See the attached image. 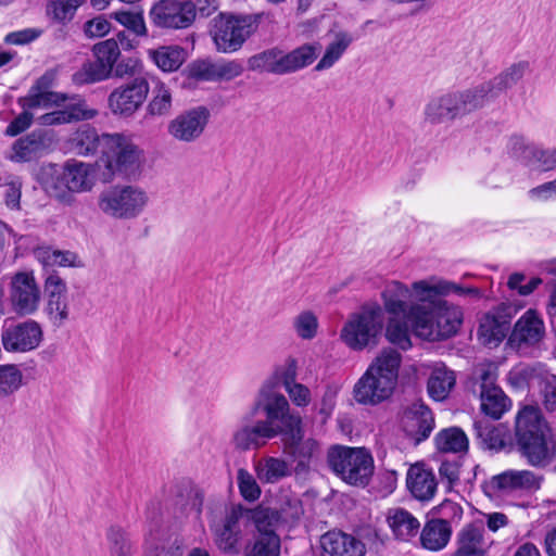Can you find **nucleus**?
<instances>
[{
  "label": "nucleus",
  "instance_id": "nucleus-1",
  "mask_svg": "<svg viewBox=\"0 0 556 556\" xmlns=\"http://www.w3.org/2000/svg\"><path fill=\"white\" fill-rule=\"evenodd\" d=\"M417 303L412 304L407 320L415 334L428 341H441L455 336L463 323L460 307L448 303L444 295L454 293L460 298L478 301L483 291L476 287L439 279L419 280L412 285Z\"/></svg>",
  "mask_w": 556,
  "mask_h": 556
},
{
  "label": "nucleus",
  "instance_id": "nucleus-2",
  "mask_svg": "<svg viewBox=\"0 0 556 556\" xmlns=\"http://www.w3.org/2000/svg\"><path fill=\"white\" fill-rule=\"evenodd\" d=\"M70 143L78 155L100 152L103 181L110 182L115 176L132 178L140 170L142 150L123 134L99 135L96 128L85 125L73 134Z\"/></svg>",
  "mask_w": 556,
  "mask_h": 556
},
{
  "label": "nucleus",
  "instance_id": "nucleus-3",
  "mask_svg": "<svg viewBox=\"0 0 556 556\" xmlns=\"http://www.w3.org/2000/svg\"><path fill=\"white\" fill-rule=\"evenodd\" d=\"M402 355L392 349L383 350L368 366L353 388L355 401L378 405L389 399L396 386Z\"/></svg>",
  "mask_w": 556,
  "mask_h": 556
},
{
  "label": "nucleus",
  "instance_id": "nucleus-4",
  "mask_svg": "<svg viewBox=\"0 0 556 556\" xmlns=\"http://www.w3.org/2000/svg\"><path fill=\"white\" fill-rule=\"evenodd\" d=\"M43 190L60 203L72 205L74 193L90 191L94 186V166L89 163L67 160L62 166L49 165L40 175Z\"/></svg>",
  "mask_w": 556,
  "mask_h": 556
},
{
  "label": "nucleus",
  "instance_id": "nucleus-5",
  "mask_svg": "<svg viewBox=\"0 0 556 556\" xmlns=\"http://www.w3.org/2000/svg\"><path fill=\"white\" fill-rule=\"evenodd\" d=\"M255 409L266 416L265 420H261L262 424L277 429V435H281L286 448H295L300 445L303 439L302 419L299 414L290 410L289 402L283 394L270 387L262 388L255 402Z\"/></svg>",
  "mask_w": 556,
  "mask_h": 556
},
{
  "label": "nucleus",
  "instance_id": "nucleus-6",
  "mask_svg": "<svg viewBox=\"0 0 556 556\" xmlns=\"http://www.w3.org/2000/svg\"><path fill=\"white\" fill-rule=\"evenodd\" d=\"M514 434L520 452H556V431L536 405L519 407L514 420Z\"/></svg>",
  "mask_w": 556,
  "mask_h": 556
},
{
  "label": "nucleus",
  "instance_id": "nucleus-7",
  "mask_svg": "<svg viewBox=\"0 0 556 556\" xmlns=\"http://www.w3.org/2000/svg\"><path fill=\"white\" fill-rule=\"evenodd\" d=\"M318 50V43H305L287 53L277 47L266 49L248 59V68L279 76L295 73L311 65Z\"/></svg>",
  "mask_w": 556,
  "mask_h": 556
},
{
  "label": "nucleus",
  "instance_id": "nucleus-8",
  "mask_svg": "<svg viewBox=\"0 0 556 556\" xmlns=\"http://www.w3.org/2000/svg\"><path fill=\"white\" fill-rule=\"evenodd\" d=\"M263 14L219 13L213 18L212 39L217 51L232 53L258 29Z\"/></svg>",
  "mask_w": 556,
  "mask_h": 556
},
{
  "label": "nucleus",
  "instance_id": "nucleus-9",
  "mask_svg": "<svg viewBox=\"0 0 556 556\" xmlns=\"http://www.w3.org/2000/svg\"><path fill=\"white\" fill-rule=\"evenodd\" d=\"M383 309L378 303L364 304L341 330V338L354 351L374 346L383 328Z\"/></svg>",
  "mask_w": 556,
  "mask_h": 556
},
{
  "label": "nucleus",
  "instance_id": "nucleus-10",
  "mask_svg": "<svg viewBox=\"0 0 556 556\" xmlns=\"http://www.w3.org/2000/svg\"><path fill=\"white\" fill-rule=\"evenodd\" d=\"M475 86L454 90L430 99L424 110L425 122L430 125L466 116L482 109Z\"/></svg>",
  "mask_w": 556,
  "mask_h": 556
},
{
  "label": "nucleus",
  "instance_id": "nucleus-11",
  "mask_svg": "<svg viewBox=\"0 0 556 556\" xmlns=\"http://www.w3.org/2000/svg\"><path fill=\"white\" fill-rule=\"evenodd\" d=\"M149 197L138 186H113L103 190L98 198L102 213L117 219H131L139 216L147 206Z\"/></svg>",
  "mask_w": 556,
  "mask_h": 556
},
{
  "label": "nucleus",
  "instance_id": "nucleus-12",
  "mask_svg": "<svg viewBox=\"0 0 556 556\" xmlns=\"http://www.w3.org/2000/svg\"><path fill=\"white\" fill-rule=\"evenodd\" d=\"M93 60L86 61L76 71L72 80L75 85H88L112 77L113 68L121 56V50L115 39H106L92 48Z\"/></svg>",
  "mask_w": 556,
  "mask_h": 556
},
{
  "label": "nucleus",
  "instance_id": "nucleus-13",
  "mask_svg": "<svg viewBox=\"0 0 556 556\" xmlns=\"http://www.w3.org/2000/svg\"><path fill=\"white\" fill-rule=\"evenodd\" d=\"M245 518V509L241 505L226 507L219 515H212L210 529L216 546L228 554H238L241 541L240 521Z\"/></svg>",
  "mask_w": 556,
  "mask_h": 556
},
{
  "label": "nucleus",
  "instance_id": "nucleus-14",
  "mask_svg": "<svg viewBox=\"0 0 556 556\" xmlns=\"http://www.w3.org/2000/svg\"><path fill=\"white\" fill-rule=\"evenodd\" d=\"M197 8L192 1L160 0L149 12L151 23L159 28L181 29L195 20Z\"/></svg>",
  "mask_w": 556,
  "mask_h": 556
},
{
  "label": "nucleus",
  "instance_id": "nucleus-15",
  "mask_svg": "<svg viewBox=\"0 0 556 556\" xmlns=\"http://www.w3.org/2000/svg\"><path fill=\"white\" fill-rule=\"evenodd\" d=\"M210 116L203 105L185 110L168 122L167 134L178 142L193 143L204 134Z\"/></svg>",
  "mask_w": 556,
  "mask_h": 556
},
{
  "label": "nucleus",
  "instance_id": "nucleus-16",
  "mask_svg": "<svg viewBox=\"0 0 556 556\" xmlns=\"http://www.w3.org/2000/svg\"><path fill=\"white\" fill-rule=\"evenodd\" d=\"M328 463L342 480L353 485L367 484L375 468L371 454H329Z\"/></svg>",
  "mask_w": 556,
  "mask_h": 556
},
{
  "label": "nucleus",
  "instance_id": "nucleus-17",
  "mask_svg": "<svg viewBox=\"0 0 556 556\" xmlns=\"http://www.w3.org/2000/svg\"><path fill=\"white\" fill-rule=\"evenodd\" d=\"M539 480L529 470H506L492 476L481 488L491 500L502 498L520 490L538 489Z\"/></svg>",
  "mask_w": 556,
  "mask_h": 556
},
{
  "label": "nucleus",
  "instance_id": "nucleus-18",
  "mask_svg": "<svg viewBox=\"0 0 556 556\" xmlns=\"http://www.w3.org/2000/svg\"><path fill=\"white\" fill-rule=\"evenodd\" d=\"M497 375L495 370L482 368L478 374L480 384V409L481 412L498 420L511 408V400L496 384Z\"/></svg>",
  "mask_w": 556,
  "mask_h": 556
},
{
  "label": "nucleus",
  "instance_id": "nucleus-19",
  "mask_svg": "<svg viewBox=\"0 0 556 556\" xmlns=\"http://www.w3.org/2000/svg\"><path fill=\"white\" fill-rule=\"evenodd\" d=\"M149 93V83L143 77H135L130 83L115 88L109 96L111 112L121 117H129L143 104Z\"/></svg>",
  "mask_w": 556,
  "mask_h": 556
},
{
  "label": "nucleus",
  "instance_id": "nucleus-20",
  "mask_svg": "<svg viewBox=\"0 0 556 556\" xmlns=\"http://www.w3.org/2000/svg\"><path fill=\"white\" fill-rule=\"evenodd\" d=\"M40 289L33 273H16L10 285V303L12 311L20 316L34 314L39 306Z\"/></svg>",
  "mask_w": 556,
  "mask_h": 556
},
{
  "label": "nucleus",
  "instance_id": "nucleus-21",
  "mask_svg": "<svg viewBox=\"0 0 556 556\" xmlns=\"http://www.w3.org/2000/svg\"><path fill=\"white\" fill-rule=\"evenodd\" d=\"M288 508L280 510L258 506L254 509H245V518L252 520L256 530L257 536L278 535L277 531L285 523L295 521L300 518L301 506L298 502L288 503Z\"/></svg>",
  "mask_w": 556,
  "mask_h": 556
},
{
  "label": "nucleus",
  "instance_id": "nucleus-22",
  "mask_svg": "<svg viewBox=\"0 0 556 556\" xmlns=\"http://www.w3.org/2000/svg\"><path fill=\"white\" fill-rule=\"evenodd\" d=\"M518 308L511 303H501L482 318L478 334L484 345L497 346L507 336L511 319Z\"/></svg>",
  "mask_w": 556,
  "mask_h": 556
},
{
  "label": "nucleus",
  "instance_id": "nucleus-23",
  "mask_svg": "<svg viewBox=\"0 0 556 556\" xmlns=\"http://www.w3.org/2000/svg\"><path fill=\"white\" fill-rule=\"evenodd\" d=\"M401 424L408 445L416 447L429 438L434 427V419L430 408L421 401H417L403 410Z\"/></svg>",
  "mask_w": 556,
  "mask_h": 556
},
{
  "label": "nucleus",
  "instance_id": "nucleus-24",
  "mask_svg": "<svg viewBox=\"0 0 556 556\" xmlns=\"http://www.w3.org/2000/svg\"><path fill=\"white\" fill-rule=\"evenodd\" d=\"M42 339V330L35 320L4 323L1 329V342L7 352H28L35 350Z\"/></svg>",
  "mask_w": 556,
  "mask_h": 556
},
{
  "label": "nucleus",
  "instance_id": "nucleus-25",
  "mask_svg": "<svg viewBox=\"0 0 556 556\" xmlns=\"http://www.w3.org/2000/svg\"><path fill=\"white\" fill-rule=\"evenodd\" d=\"M529 68L530 64L528 61H519L504 68L492 79L475 85L482 106L489 101L496 99L500 93L516 86L529 72Z\"/></svg>",
  "mask_w": 556,
  "mask_h": 556
},
{
  "label": "nucleus",
  "instance_id": "nucleus-26",
  "mask_svg": "<svg viewBox=\"0 0 556 556\" xmlns=\"http://www.w3.org/2000/svg\"><path fill=\"white\" fill-rule=\"evenodd\" d=\"M146 544L147 556H182V545L177 538H173L169 529L155 513L148 517Z\"/></svg>",
  "mask_w": 556,
  "mask_h": 556
},
{
  "label": "nucleus",
  "instance_id": "nucleus-27",
  "mask_svg": "<svg viewBox=\"0 0 556 556\" xmlns=\"http://www.w3.org/2000/svg\"><path fill=\"white\" fill-rule=\"evenodd\" d=\"M473 435L481 450L501 451L513 446L510 430L504 425H492L489 421L476 420Z\"/></svg>",
  "mask_w": 556,
  "mask_h": 556
},
{
  "label": "nucleus",
  "instance_id": "nucleus-28",
  "mask_svg": "<svg viewBox=\"0 0 556 556\" xmlns=\"http://www.w3.org/2000/svg\"><path fill=\"white\" fill-rule=\"evenodd\" d=\"M320 546L329 556H365L366 546L358 538L340 530H331L320 538Z\"/></svg>",
  "mask_w": 556,
  "mask_h": 556
},
{
  "label": "nucleus",
  "instance_id": "nucleus-29",
  "mask_svg": "<svg viewBox=\"0 0 556 556\" xmlns=\"http://www.w3.org/2000/svg\"><path fill=\"white\" fill-rule=\"evenodd\" d=\"M51 143L47 132L35 129L24 137L18 138L12 144L10 160L16 163H27L40 157Z\"/></svg>",
  "mask_w": 556,
  "mask_h": 556
},
{
  "label": "nucleus",
  "instance_id": "nucleus-30",
  "mask_svg": "<svg viewBox=\"0 0 556 556\" xmlns=\"http://www.w3.org/2000/svg\"><path fill=\"white\" fill-rule=\"evenodd\" d=\"M406 485L413 497L420 502L431 501L438 490V481L433 471L421 463L409 467Z\"/></svg>",
  "mask_w": 556,
  "mask_h": 556
},
{
  "label": "nucleus",
  "instance_id": "nucleus-31",
  "mask_svg": "<svg viewBox=\"0 0 556 556\" xmlns=\"http://www.w3.org/2000/svg\"><path fill=\"white\" fill-rule=\"evenodd\" d=\"M488 548L482 526L469 523L457 534L455 556H485Z\"/></svg>",
  "mask_w": 556,
  "mask_h": 556
},
{
  "label": "nucleus",
  "instance_id": "nucleus-32",
  "mask_svg": "<svg viewBox=\"0 0 556 556\" xmlns=\"http://www.w3.org/2000/svg\"><path fill=\"white\" fill-rule=\"evenodd\" d=\"M275 437H277L276 428L257 421L254 426H245L238 430L233 434V442L240 450H258Z\"/></svg>",
  "mask_w": 556,
  "mask_h": 556
},
{
  "label": "nucleus",
  "instance_id": "nucleus-33",
  "mask_svg": "<svg viewBox=\"0 0 556 556\" xmlns=\"http://www.w3.org/2000/svg\"><path fill=\"white\" fill-rule=\"evenodd\" d=\"M452 527L445 519H430L420 531V545L431 552L443 549L451 540Z\"/></svg>",
  "mask_w": 556,
  "mask_h": 556
},
{
  "label": "nucleus",
  "instance_id": "nucleus-34",
  "mask_svg": "<svg viewBox=\"0 0 556 556\" xmlns=\"http://www.w3.org/2000/svg\"><path fill=\"white\" fill-rule=\"evenodd\" d=\"M387 523L393 535L402 541H409L417 535L420 529L419 520L410 511L402 507L388 509Z\"/></svg>",
  "mask_w": 556,
  "mask_h": 556
},
{
  "label": "nucleus",
  "instance_id": "nucleus-35",
  "mask_svg": "<svg viewBox=\"0 0 556 556\" xmlns=\"http://www.w3.org/2000/svg\"><path fill=\"white\" fill-rule=\"evenodd\" d=\"M383 306L388 314L397 317L403 315L407 319V313L410 307L408 300L410 290L400 281L389 282L381 293Z\"/></svg>",
  "mask_w": 556,
  "mask_h": 556
},
{
  "label": "nucleus",
  "instance_id": "nucleus-36",
  "mask_svg": "<svg viewBox=\"0 0 556 556\" xmlns=\"http://www.w3.org/2000/svg\"><path fill=\"white\" fill-rule=\"evenodd\" d=\"M513 333L519 342L534 344L544 334L543 320L535 311L529 309L518 319Z\"/></svg>",
  "mask_w": 556,
  "mask_h": 556
},
{
  "label": "nucleus",
  "instance_id": "nucleus-37",
  "mask_svg": "<svg viewBox=\"0 0 556 556\" xmlns=\"http://www.w3.org/2000/svg\"><path fill=\"white\" fill-rule=\"evenodd\" d=\"M149 58L163 72H175L186 61L187 51L179 46H162L148 51Z\"/></svg>",
  "mask_w": 556,
  "mask_h": 556
},
{
  "label": "nucleus",
  "instance_id": "nucleus-38",
  "mask_svg": "<svg viewBox=\"0 0 556 556\" xmlns=\"http://www.w3.org/2000/svg\"><path fill=\"white\" fill-rule=\"evenodd\" d=\"M437 452L458 453L468 452L469 440L460 427H448L440 430L434 437Z\"/></svg>",
  "mask_w": 556,
  "mask_h": 556
},
{
  "label": "nucleus",
  "instance_id": "nucleus-39",
  "mask_svg": "<svg viewBox=\"0 0 556 556\" xmlns=\"http://www.w3.org/2000/svg\"><path fill=\"white\" fill-rule=\"evenodd\" d=\"M257 478L265 483H275L291 473L289 464L278 457H263L255 463Z\"/></svg>",
  "mask_w": 556,
  "mask_h": 556
},
{
  "label": "nucleus",
  "instance_id": "nucleus-40",
  "mask_svg": "<svg viewBox=\"0 0 556 556\" xmlns=\"http://www.w3.org/2000/svg\"><path fill=\"white\" fill-rule=\"evenodd\" d=\"M353 41L354 37L351 34L346 31L337 33L334 40L327 46L323 58L315 66V71L320 72L332 67L341 59Z\"/></svg>",
  "mask_w": 556,
  "mask_h": 556
},
{
  "label": "nucleus",
  "instance_id": "nucleus-41",
  "mask_svg": "<svg viewBox=\"0 0 556 556\" xmlns=\"http://www.w3.org/2000/svg\"><path fill=\"white\" fill-rule=\"evenodd\" d=\"M454 371L446 368H435L428 380V393L435 401H443L447 397L455 386Z\"/></svg>",
  "mask_w": 556,
  "mask_h": 556
},
{
  "label": "nucleus",
  "instance_id": "nucleus-42",
  "mask_svg": "<svg viewBox=\"0 0 556 556\" xmlns=\"http://www.w3.org/2000/svg\"><path fill=\"white\" fill-rule=\"evenodd\" d=\"M85 2L86 0H49L47 14L55 23L65 25L74 18L78 8Z\"/></svg>",
  "mask_w": 556,
  "mask_h": 556
},
{
  "label": "nucleus",
  "instance_id": "nucleus-43",
  "mask_svg": "<svg viewBox=\"0 0 556 556\" xmlns=\"http://www.w3.org/2000/svg\"><path fill=\"white\" fill-rule=\"evenodd\" d=\"M172 106L173 100L169 89L163 83H159L153 89L152 99L147 105L144 118L166 116L170 113Z\"/></svg>",
  "mask_w": 556,
  "mask_h": 556
},
{
  "label": "nucleus",
  "instance_id": "nucleus-44",
  "mask_svg": "<svg viewBox=\"0 0 556 556\" xmlns=\"http://www.w3.org/2000/svg\"><path fill=\"white\" fill-rule=\"evenodd\" d=\"M111 556H132L134 543L130 535L121 527H111L106 533Z\"/></svg>",
  "mask_w": 556,
  "mask_h": 556
},
{
  "label": "nucleus",
  "instance_id": "nucleus-45",
  "mask_svg": "<svg viewBox=\"0 0 556 556\" xmlns=\"http://www.w3.org/2000/svg\"><path fill=\"white\" fill-rule=\"evenodd\" d=\"M511 154L531 169L535 168L540 148L532 143H527L521 136H513L509 141Z\"/></svg>",
  "mask_w": 556,
  "mask_h": 556
},
{
  "label": "nucleus",
  "instance_id": "nucleus-46",
  "mask_svg": "<svg viewBox=\"0 0 556 556\" xmlns=\"http://www.w3.org/2000/svg\"><path fill=\"white\" fill-rule=\"evenodd\" d=\"M465 460L463 456L456 455L451 459H444L439 467L440 479L445 483L446 489L451 491L459 481L464 473Z\"/></svg>",
  "mask_w": 556,
  "mask_h": 556
},
{
  "label": "nucleus",
  "instance_id": "nucleus-47",
  "mask_svg": "<svg viewBox=\"0 0 556 556\" xmlns=\"http://www.w3.org/2000/svg\"><path fill=\"white\" fill-rule=\"evenodd\" d=\"M408 320H399L396 317L389 319L386 337L390 343L406 351L412 346Z\"/></svg>",
  "mask_w": 556,
  "mask_h": 556
},
{
  "label": "nucleus",
  "instance_id": "nucleus-48",
  "mask_svg": "<svg viewBox=\"0 0 556 556\" xmlns=\"http://www.w3.org/2000/svg\"><path fill=\"white\" fill-rule=\"evenodd\" d=\"M22 382L23 374L16 365H0V397L15 393Z\"/></svg>",
  "mask_w": 556,
  "mask_h": 556
},
{
  "label": "nucleus",
  "instance_id": "nucleus-49",
  "mask_svg": "<svg viewBox=\"0 0 556 556\" xmlns=\"http://www.w3.org/2000/svg\"><path fill=\"white\" fill-rule=\"evenodd\" d=\"M45 312L54 326H63L70 317L67 295L48 298Z\"/></svg>",
  "mask_w": 556,
  "mask_h": 556
},
{
  "label": "nucleus",
  "instance_id": "nucleus-50",
  "mask_svg": "<svg viewBox=\"0 0 556 556\" xmlns=\"http://www.w3.org/2000/svg\"><path fill=\"white\" fill-rule=\"evenodd\" d=\"M116 22L132 31L137 36L147 34V28L141 12L134 11H116L111 14Z\"/></svg>",
  "mask_w": 556,
  "mask_h": 556
},
{
  "label": "nucleus",
  "instance_id": "nucleus-51",
  "mask_svg": "<svg viewBox=\"0 0 556 556\" xmlns=\"http://www.w3.org/2000/svg\"><path fill=\"white\" fill-rule=\"evenodd\" d=\"M58 93L54 92H40L30 87L28 93L25 97H21L17 100L18 105L24 110L28 111L40 106H48L53 102H56Z\"/></svg>",
  "mask_w": 556,
  "mask_h": 556
},
{
  "label": "nucleus",
  "instance_id": "nucleus-52",
  "mask_svg": "<svg viewBox=\"0 0 556 556\" xmlns=\"http://www.w3.org/2000/svg\"><path fill=\"white\" fill-rule=\"evenodd\" d=\"M293 327L301 339L311 340L317 333L318 320L314 313L305 311L294 318Z\"/></svg>",
  "mask_w": 556,
  "mask_h": 556
},
{
  "label": "nucleus",
  "instance_id": "nucleus-53",
  "mask_svg": "<svg viewBox=\"0 0 556 556\" xmlns=\"http://www.w3.org/2000/svg\"><path fill=\"white\" fill-rule=\"evenodd\" d=\"M238 486L242 497L249 502H254L261 496V489L254 477L245 469L240 468L237 475Z\"/></svg>",
  "mask_w": 556,
  "mask_h": 556
},
{
  "label": "nucleus",
  "instance_id": "nucleus-54",
  "mask_svg": "<svg viewBox=\"0 0 556 556\" xmlns=\"http://www.w3.org/2000/svg\"><path fill=\"white\" fill-rule=\"evenodd\" d=\"M63 111L67 123L88 121L98 114L97 110L90 109L84 99L68 103L63 108Z\"/></svg>",
  "mask_w": 556,
  "mask_h": 556
},
{
  "label": "nucleus",
  "instance_id": "nucleus-55",
  "mask_svg": "<svg viewBox=\"0 0 556 556\" xmlns=\"http://www.w3.org/2000/svg\"><path fill=\"white\" fill-rule=\"evenodd\" d=\"M0 185L5 187L4 202L12 210L20 208L22 182L17 177L5 176L0 178Z\"/></svg>",
  "mask_w": 556,
  "mask_h": 556
},
{
  "label": "nucleus",
  "instance_id": "nucleus-56",
  "mask_svg": "<svg viewBox=\"0 0 556 556\" xmlns=\"http://www.w3.org/2000/svg\"><path fill=\"white\" fill-rule=\"evenodd\" d=\"M280 538L279 535L256 536L252 556H279Z\"/></svg>",
  "mask_w": 556,
  "mask_h": 556
},
{
  "label": "nucleus",
  "instance_id": "nucleus-57",
  "mask_svg": "<svg viewBox=\"0 0 556 556\" xmlns=\"http://www.w3.org/2000/svg\"><path fill=\"white\" fill-rule=\"evenodd\" d=\"M45 275L43 291L47 299L67 293L66 282L61 278L56 270L46 268Z\"/></svg>",
  "mask_w": 556,
  "mask_h": 556
},
{
  "label": "nucleus",
  "instance_id": "nucleus-58",
  "mask_svg": "<svg viewBox=\"0 0 556 556\" xmlns=\"http://www.w3.org/2000/svg\"><path fill=\"white\" fill-rule=\"evenodd\" d=\"M188 77L195 80H215V63L198 60L188 65Z\"/></svg>",
  "mask_w": 556,
  "mask_h": 556
},
{
  "label": "nucleus",
  "instance_id": "nucleus-59",
  "mask_svg": "<svg viewBox=\"0 0 556 556\" xmlns=\"http://www.w3.org/2000/svg\"><path fill=\"white\" fill-rule=\"evenodd\" d=\"M275 376L285 388L295 383L298 376V361L294 357H288L283 365L275 370Z\"/></svg>",
  "mask_w": 556,
  "mask_h": 556
},
{
  "label": "nucleus",
  "instance_id": "nucleus-60",
  "mask_svg": "<svg viewBox=\"0 0 556 556\" xmlns=\"http://www.w3.org/2000/svg\"><path fill=\"white\" fill-rule=\"evenodd\" d=\"M215 80H230L243 73V66L238 61H223L215 63Z\"/></svg>",
  "mask_w": 556,
  "mask_h": 556
},
{
  "label": "nucleus",
  "instance_id": "nucleus-61",
  "mask_svg": "<svg viewBox=\"0 0 556 556\" xmlns=\"http://www.w3.org/2000/svg\"><path fill=\"white\" fill-rule=\"evenodd\" d=\"M541 392L544 407L548 412H556V376L551 375L542 380Z\"/></svg>",
  "mask_w": 556,
  "mask_h": 556
},
{
  "label": "nucleus",
  "instance_id": "nucleus-62",
  "mask_svg": "<svg viewBox=\"0 0 556 556\" xmlns=\"http://www.w3.org/2000/svg\"><path fill=\"white\" fill-rule=\"evenodd\" d=\"M33 114L28 111H23L18 114L4 130V135L8 137H16L27 130L33 124Z\"/></svg>",
  "mask_w": 556,
  "mask_h": 556
},
{
  "label": "nucleus",
  "instance_id": "nucleus-63",
  "mask_svg": "<svg viewBox=\"0 0 556 556\" xmlns=\"http://www.w3.org/2000/svg\"><path fill=\"white\" fill-rule=\"evenodd\" d=\"M42 34V30L38 28H25L16 31L9 33L4 41L9 45H27L34 40H36L40 35Z\"/></svg>",
  "mask_w": 556,
  "mask_h": 556
},
{
  "label": "nucleus",
  "instance_id": "nucleus-64",
  "mask_svg": "<svg viewBox=\"0 0 556 556\" xmlns=\"http://www.w3.org/2000/svg\"><path fill=\"white\" fill-rule=\"evenodd\" d=\"M111 29V23L104 16H97L85 23L84 31L87 37L105 36Z\"/></svg>",
  "mask_w": 556,
  "mask_h": 556
}]
</instances>
